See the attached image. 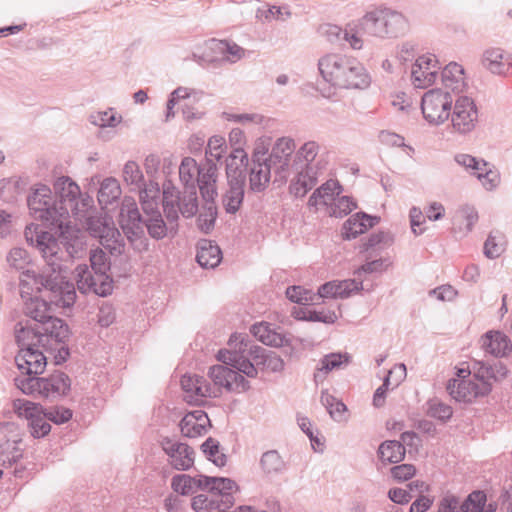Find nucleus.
<instances>
[{
    "mask_svg": "<svg viewBox=\"0 0 512 512\" xmlns=\"http://www.w3.org/2000/svg\"><path fill=\"white\" fill-rule=\"evenodd\" d=\"M180 384L190 404L201 405L207 397L217 396L213 394L210 383L203 376L183 375Z\"/></svg>",
    "mask_w": 512,
    "mask_h": 512,
    "instance_id": "obj_18",
    "label": "nucleus"
},
{
    "mask_svg": "<svg viewBox=\"0 0 512 512\" xmlns=\"http://www.w3.org/2000/svg\"><path fill=\"white\" fill-rule=\"evenodd\" d=\"M25 332L22 323H18L15 333L20 350L15 357L16 365L27 375L41 374L47 364V358L44 355L46 350L36 341V338L26 335Z\"/></svg>",
    "mask_w": 512,
    "mask_h": 512,
    "instance_id": "obj_7",
    "label": "nucleus"
},
{
    "mask_svg": "<svg viewBox=\"0 0 512 512\" xmlns=\"http://www.w3.org/2000/svg\"><path fill=\"white\" fill-rule=\"evenodd\" d=\"M162 451L168 456L172 468L179 471L189 470L194 464L195 452L186 443L162 438Z\"/></svg>",
    "mask_w": 512,
    "mask_h": 512,
    "instance_id": "obj_17",
    "label": "nucleus"
},
{
    "mask_svg": "<svg viewBox=\"0 0 512 512\" xmlns=\"http://www.w3.org/2000/svg\"><path fill=\"white\" fill-rule=\"evenodd\" d=\"M249 190L253 193H262L271 180L273 167L270 164H249Z\"/></svg>",
    "mask_w": 512,
    "mask_h": 512,
    "instance_id": "obj_31",
    "label": "nucleus"
},
{
    "mask_svg": "<svg viewBox=\"0 0 512 512\" xmlns=\"http://www.w3.org/2000/svg\"><path fill=\"white\" fill-rule=\"evenodd\" d=\"M109 227L111 228V231H109V233L106 229H102L100 232V236H96V238L99 239L100 244L105 248L109 250H116L117 244L121 239V234L119 230L115 227L111 218L109 220Z\"/></svg>",
    "mask_w": 512,
    "mask_h": 512,
    "instance_id": "obj_55",
    "label": "nucleus"
},
{
    "mask_svg": "<svg viewBox=\"0 0 512 512\" xmlns=\"http://www.w3.org/2000/svg\"><path fill=\"white\" fill-rule=\"evenodd\" d=\"M225 163L227 180H234V178L246 180L249 157L243 148L233 149Z\"/></svg>",
    "mask_w": 512,
    "mask_h": 512,
    "instance_id": "obj_29",
    "label": "nucleus"
},
{
    "mask_svg": "<svg viewBox=\"0 0 512 512\" xmlns=\"http://www.w3.org/2000/svg\"><path fill=\"white\" fill-rule=\"evenodd\" d=\"M386 262L387 259L384 258L366 261L355 271V274L360 277L362 274L381 273L389 266V263Z\"/></svg>",
    "mask_w": 512,
    "mask_h": 512,
    "instance_id": "obj_63",
    "label": "nucleus"
},
{
    "mask_svg": "<svg viewBox=\"0 0 512 512\" xmlns=\"http://www.w3.org/2000/svg\"><path fill=\"white\" fill-rule=\"evenodd\" d=\"M55 197L58 207L66 208L68 218L70 215L78 216L79 211V186L67 176L59 177L54 183Z\"/></svg>",
    "mask_w": 512,
    "mask_h": 512,
    "instance_id": "obj_16",
    "label": "nucleus"
},
{
    "mask_svg": "<svg viewBox=\"0 0 512 512\" xmlns=\"http://www.w3.org/2000/svg\"><path fill=\"white\" fill-rule=\"evenodd\" d=\"M109 220L110 218L106 216H89L86 221L87 231L94 238H96V236H100L102 229H106L109 232L111 231V228L109 227Z\"/></svg>",
    "mask_w": 512,
    "mask_h": 512,
    "instance_id": "obj_60",
    "label": "nucleus"
},
{
    "mask_svg": "<svg viewBox=\"0 0 512 512\" xmlns=\"http://www.w3.org/2000/svg\"><path fill=\"white\" fill-rule=\"evenodd\" d=\"M453 97L450 92L435 88L427 91L421 100L423 117L430 124L444 123L451 115Z\"/></svg>",
    "mask_w": 512,
    "mask_h": 512,
    "instance_id": "obj_8",
    "label": "nucleus"
},
{
    "mask_svg": "<svg viewBox=\"0 0 512 512\" xmlns=\"http://www.w3.org/2000/svg\"><path fill=\"white\" fill-rule=\"evenodd\" d=\"M385 8L367 12L360 20L359 27L365 34L379 38L387 37L385 30Z\"/></svg>",
    "mask_w": 512,
    "mask_h": 512,
    "instance_id": "obj_27",
    "label": "nucleus"
},
{
    "mask_svg": "<svg viewBox=\"0 0 512 512\" xmlns=\"http://www.w3.org/2000/svg\"><path fill=\"white\" fill-rule=\"evenodd\" d=\"M294 150L295 143L291 138H279L273 145L267 160L273 167L274 183H279V185L286 183L289 176L290 158Z\"/></svg>",
    "mask_w": 512,
    "mask_h": 512,
    "instance_id": "obj_11",
    "label": "nucleus"
},
{
    "mask_svg": "<svg viewBox=\"0 0 512 512\" xmlns=\"http://www.w3.org/2000/svg\"><path fill=\"white\" fill-rule=\"evenodd\" d=\"M217 164L212 158H207L205 165L198 169L196 189L203 200H215L217 192Z\"/></svg>",
    "mask_w": 512,
    "mask_h": 512,
    "instance_id": "obj_19",
    "label": "nucleus"
},
{
    "mask_svg": "<svg viewBox=\"0 0 512 512\" xmlns=\"http://www.w3.org/2000/svg\"><path fill=\"white\" fill-rule=\"evenodd\" d=\"M227 183L228 190L222 196V204L226 213L236 214L243 204L246 180L234 178L227 180Z\"/></svg>",
    "mask_w": 512,
    "mask_h": 512,
    "instance_id": "obj_25",
    "label": "nucleus"
},
{
    "mask_svg": "<svg viewBox=\"0 0 512 512\" xmlns=\"http://www.w3.org/2000/svg\"><path fill=\"white\" fill-rule=\"evenodd\" d=\"M393 241V236L390 232L378 231L370 234L368 237L361 240L360 252L364 253L369 251L371 248L381 244Z\"/></svg>",
    "mask_w": 512,
    "mask_h": 512,
    "instance_id": "obj_54",
    "label": "nucleus"
},
{
    "mask_svg": "<svg viewBox=\"0 0 512 512\" xmlns=\"http://www.w3.org/2000/svg\"><path fill=\"white\" fill-rule=\"evenodd\" d=\"M208 45L211 51L221 55L220 57H209V55L202 57L203 61L212 64L214 67L221 65L222 63H235L241 59L242 55L244 54V49L242 47L227 40L211 39Z\"/></svg>",
    "mask_w": 512,
    "mask_h": 512,
    "instance_id": "obj_20",
    "label": "nucleus"
},
{
    "mask_svg": "<svg viewBox=\"0 0 512 512\" xmlns=\"http://www.w3.org/2000/svg\"><path fill=\"white\" fill-rule=\"evenodd\" d=\"M317 183V171L314 167L301 168L289 186V192L295 197H304Z\"/></svg>",
    "mask_w": 512,
    "mask_h": 512,
    "instance_id": "obj_32",
    "label": "nucleus"
},
{
    "mask_svg": "<svg viewBox=\"0 0 512 512\" xmlns=\"http://www.w3.org/2000/svg\"><path fill=\"white\" fill-rule=\"evenodd\" d=\"M446 389L449 395L458 402L471 403L478 397L488 395L492 391L491 382L479 381L474 379L448 381Z\"/></svg>",
    "mask_w": 512,
    "mask_h": 512,
    "instance_id": "obj_14",
    "label": "nucleus"
},
{
    "mask_svg": "<svg viewBox=\"0 0 512 512\" xmlns=\"http://www.w3.org/2000/svg\"><path fill=\"white\" fill-rule=\"evenodd\" d=\"M121 120L122 117L117 116L112 108H109L105 111L92 113L89 116L90 123L100 128H114L121 122Z\"/></svg>",
    "mask_w": 512,
    "mask_h": 512,
    "instance_id": "obj_49",
    "label": "nucleus"
},
{
    "mask_svg": "<svg viewBox=\"0 0 512 512\" xmlns=\"http://www.w3.org/2000/svg\"><path fill=\"white\" fill-rule=\"evenodd\" d=\"M335 284L338 292L337 295L341 299L348 298L354 292L363 290L362 281H357L356 279H346L342 281L335 280Z\"/></svg>",
    "mask_w": 512,
    "mask_h": 512,
    "instance_id": "obj_58",
    "label": "nucleus"
},
{
    "mask_svg": "<svg viewBox=\"0 0 512 512\" xmlns=\"http://www.w3.org/2000/svg\"><path fill=\"white\" fill-rule=\"evenodd\" d=\"M250 333L266 346H291V339L284 334L278 333L268 322L254 323L250 327Z\"/></svg>",
    "mask_w": 512,
    "mask_h": 512,
    "instance_id": "obj_23",
    "label": "nucleus"
},
{
    "mask_svg": "<svg viewBox=\"0 0 512 512\" xmlns=\"http://www.w3.org/2000/svg\"><path fill=\"white\" fill-rule=\"evenodd\" d=\"M384 26L385 30H387L386 38H397L408 31L409 22L401 12L385 8Z\"/></svg>",
    "mask_w": 512,
    "mask_h": 512,
    "instance_id": "obj_36",
    "label": "nucleus"
},
{
    "mask_svg": "<svg viewBox=\"0 0 512 512\" xmlns=\"http://www.w3.org/2000/svg\"><path fill=\"white\" fill-rule=\"evenodd\" d=\"M426 406V415L442 423L449 421L453 415L452 407L436 398L429 399L426 402Z\"/></svg>",
    "mask_w": 512,
    "mask_h": 512,
    "instance_id": "obj_44",
    "label": "nucleus"
},
{
    "mask_svg": "<svg viewBox=\"0 0 512 512\" xmlns=\"http://www.w3.org/2000/svg\"><path fill=\"white\" fill-rule=\"evenodd\" d=\"M121 187L117 179L105 178L98 190V202L104 208L117 201L121 196Z\"/></svg>",
    "mask_w": 512,
    "mask_h": 512,
    "instance_id": "obj_42",
    "label": "nucleus"
},
{
    "mask_svg": "<svg viewBox=\"0 0 512 512\" xmlns=\"http://www.w3.org/2000/svg\"><path fill=\"white\" fill-rule=\"evenodd\" d=\"M208 375L215 385L225 388L228 392L242 393L251 387L244 375L228 366H211Z\"/></svg>",
    "mask_w": 512,
    "mask_h": 512,
    "instance_id": "obj_15",
    "label": "nucleus"
},
{
    "mask_svg": "<svg viewBox=\"0 0 512 512\" xmlns=\"http://www.w3.org/2000/svg\"><path fill=\"white\" fill-rule=\"evenodd\" d=\"M320 401L334 421L341 422L345 419L347 406L343 401L337 399L327 391L321 392Z\"/></svg>",
    "mask_w": 512,
    "mask_h": 512,
    "instance_id": "obj_43",
    "label": "nucleus"
},
{
    "mask_svg": "<svg viewBox=\"0 0 512 512\" xmlns=\"http://www.w3.org/2000/svg\"><path fill=\"white\" fill-rule=\"evenodd\" d=\"M13 407L19 417L28 420L31 435L34 438H41L49 434L51 425L44 417V408L38 403H34L25 399H17L13 403Z\"/></svg>",
    "mask_w": 512,
    "mask_h": 512,
    "instance_id": "obj_12",
    "label": "nucleus"
},
{
    "mask_svg": "<svg viewBox=\"0 0 512 512\" xmlns=\"http://www.w3.org/2000/svg\"><path fill=\"white\" fill-rule=\"evenodd\" d=\"M257 366H262L271 372H281L284 369V360L274 351L268 350L263 361H258Z\"/></svg>",
    "mask_w": 512,
    "mask_h": 512,
    "instance_id": "obj_59",
    "label": "nucleus"
},
{
    "mask_svg": "<svg viewBox=\"0 0 512 512\" xmlns=\"http://www.w3.org/2000/svg\"><path fill=\"white\" fill-rule=\"evenodd\" d=\"M193 414L187 413L180 421L179 428L184 437L195 438L204 435L207 429L203 424L197 423L193 419Z\"/></svg>",
    "mask_w": 512,
    "mask_h": 512,
    "instance_id": "obj_50",
    "label": "nucleus"
},
{
    "mask_svg": "<svg viewBox=\"0 0 512 512\" xmlns=\"http://www.w3.org/2000/svg\"><path fill=\"white\" fill-rule=\"evenodd\" d=\"M22 189V182L18 178L0 180V198L5 202H15Z\"/></svg>",
    "mask_w": 512,
    "mask_h": 512,
    "instance_id": "obj_48",
    "label": "nucleus"
},
{
    "mask_svg": "<svg viewBox=\"0 0 512 512\" xmlns=\"http://www.w3.org/2000/svg\"><path fill=\"white\" fill-rule=\"evenodd\" d=\"M159 194L157 177H154L149 185H144L140 191V202L145 217L141 216L133 198L124 197L119 212V224L129 239L140 237L144 233V228L152 238L160 239Z\"/></svg>",
    "mask_w": 512,
    "mask_h": 512,
    "instance_id": "obj_3",
    "label": "nucleus"
},
{
    "mask_svg": "<svg viewBox=\"0 0 512 512\" xmlns=\"http://www.w3.org/2000/svg\"><path fill=\"white\" fill-rule=\"evenodd\" d=\"M381 218L376 215H370L364 211H359L351 215L342 225L341 236L343 240L350 241L365 233L369 228H373L380 222Z\"/></svg>",
    "mask_w": 512,
    "mask_h": 512,
    "instance_id": "obj_21",
    "label": "nucleus"
},
{
    "mask_svg": "<svg viewBox=\"0 0 512 512\" xmlns=\"http://www.w3.org/2000/svg\"><path fill=\"white\" fill-rule=\"evenodd\" d=\"M393 373L397 374L394 386L397 387L406 377V366L403 363L397 364L393 369L389 370L383 379V383L375 390L373 394V405L380 408L384 405L386 395L391 384L390 377Z\"/></svg>",
    "mask_w": 512,
    "mask_h": 512,
    "instance_id": "obj_34",
    "label": "nucleus"
},
{
    "mask_svg": "<svg viewBox=\"0 0 512 512\" xmlns=\"http://www.w3.org/2000/svg\"><path fill=\"white\" fill-rule=\"evenodd\" d=\"M172 489L181 495H189L195 491V476L176 474L171 480Z\"/></svg>",
    "mask_w": 512,
    "mask_h": 512,
    "instance_id": "obj_52",
    "label": "nucleus"
},
{
    "mask_svg": "<svg viewBox=\"0 0 512 512\" xmlns=\"http://www.w3.org/2000/svg\"><path fill=\"white\" fill-rule=\"evenodd\" d=\"M453 128L461 134L474 130L478 121V109L474 100L468 96H460L455 101L451 115Z\"/></svg>",
    "mask_w": 512,
    "mask_h": 512,
    "instance_id": "obj_13",
    "label": "nucleus"
},
{
    "mask_svg": "<svg viewBox=\"0 0 512 512\" xmlns=\"http://www.w3.org/2000/svg\"><path fill=\"white\" fill-rule=\"evenodd\" d=\"M464 69L461 65L451 62L441 72L442 83L447 89L459 93L464 87Z\"/></svg>",
    "mask_w": 512,
    "mask_h": 512,
    "instance_id": "obj_38",
    "label": "nucleus"
},
{
    "mask_svg": "<svg viewBox=\"0 0 512 512\" xmlns=\"http://www.w3.org/2000/svg\"><path fill=\"white\" fill-rule=\"evenodd\" d=\"M206 479L215 481V485L212 487L211 494H214L219 499H221L223 507L231 508L235 503L233 492L239 490L237 483L233 479L227 477L215 476V478Z\"/></svg>",
    "mask_w": 512,
    "mask_h": 512,
    "instance_id": "obj_33",
    "label": "nucleus"
},
{
    "mask_svg": "<svg viewBox=\"0 0 512 512\" xmlns=\"http://www.w3.org/2000/svg\"><path fill=\"white\" fill-rule=\"evenodd\" d=\"M204 204L196 219V225L203 234H210L218 216V209L215 200H203Z\"/></svg>",
    "mask_w": 512,
    "mask_h": 512,
    "instance_id": "obj_39",
    "label": "nucleus"
},
{
    "mask_svg": "<svg viewBox=\"0 0 512 512\" xmlns=\"http://www.w3.org/2000/svg\"><path fill=\"white\" fill-rule=\"evenodd\" d=\"M67 270L43 268L40 274L26 270L25 274L32 277L38 291L50 292V301L57 306L69 307L75 302L76 292L73 283L66 280Z\"/></svg>",
    "mask_w": 512,
    "mask_h": 512,
    "instance_id": "obj_5",
    "label": "nucleus"
},
{
    "mask_svg": "<svg viewBox=\"0 0 512 512\" xmlns=\"http://www.w3.org/2000/svg\"><path fill=\"white\" fill-rule=\"evenodd\" d=\"M406 455L405 446L398 440H385L377 450V456L383 464H396L401 462Z\"/></svg>",
    "mask_w": 512,
    "mask_h": 512,
    "instance_id": "obj_35",
    "label": "nucleus"
},
{
    "mask_svg": "<svg viewBox=\"0 0 512 512\" xmlns=\"http://www.w3.org/2000/svg\"><path fill=\"white\" fill-rule=\"evenodd\" d=\"M26 335H31L36 338L45 350L53 349V342L55 344L64 343L69 336L68 325L60 318L53 317L51 314L39 327H31L26 324L23 326Z\"/></svg>",
    "mask_w": 512,
    "mask_h": 512,
    "instance_id": "obj_9",
    "label": "nucleus"
},
{
    "mask_svg": "<svg viewBox=\"0 0 512 512\" xmlns=\"http://www.w3.org/2000/svg\"><path fill=\"white\" fill-rule=\"evenodd\" d=\"M30 215L49 226L60 225L68 219L66 208L58 207L51 189L43 184L36 185L27 196Z\"/></svg>",
    "mask_w": 512,
    "mask_h": 512,
    "instance_id": "obj_6",
    "label": "nucleus"
},
{
    "mask_svg": "<svg viewBox=\"0 0 512 512\" xmlns=\"http://www.w3.org/2000/svg\"><path fill=\"white\" fill-rule=\"evenodd\" d=\"M123 179L127 185L134 186L140 191L142 190L143 174L136 162H126L123 168Z\"/></svg>",
    "mask_w": 512,
    "mask_h": 512,
    "instance_id": "obj_51",
    "label": "nucleus"
},
{
    "mask_svg": "<svg viewBox=\"0 0 512 512\" xmlns=\"http://www.w3.org/2000/svg\"><path fill=\"white\" fill-rule=\"evenodd\" d=\"M40 383H42V395L45 397L66 395L71 386L68 375L60 371L49 377H40Z\"/></svg>",
    "mask_w": 512,
    "mask_h": 512,
    "instance_id": "obj_30",
    "label": "nucleus"
},
{
    "mask_svg": "<svg viewBox=\"0 0 512 512\" xmlns=\"http://www.w3.org/2000/svg\"><path fill=\"white\" fill-rule=\"evenodd\" d=\"M322 78L334 87L363 89L369 86L370 76L355 58L340 54H328L318 61Z\"/></svg>",
    "mask_w": 512,
    "mask_h": 512,
    "instance_id": "obj_4",
    "label": "nucleus"
},
{
    "mask_svg": "<svg viewBox=\"0 0 512 512\" xmlns=\"http://www.w3.org/2000/svg\"><path fill=\"white\" fill-rule=\"evenodd\" d=\"M7 262L11 267L17 270H23L30 263V257L25 249L15 247L8 253Z\"/></svg>",
    "mask_w": 512,
    "mask_h": 512,
    "instance_id": "obj_57",
    "label": "nucleus"
},
{
    "mask_svg": "<svg viewBox=\"0 0 512 512\" xmlns=\"http://www.w3.org/2000/svg\"><path fill=\"white\" fill-rule=\"evenodd\" d=\"M286 297L293 303L306 305L314 301V295L311 291L301 286H289L286 289Z\"/></svg>",
    "mask_w": 512,
    "mask_h": 512,
    "instance_id": "obj_56",
    "label": "nucleus"
},
{
    "mask_svg": "<svg viewBox=\"0 0 512 512\" xmlns=\"http://www.w3.org/2000/svg\"><path fill=\"white\" fill-rule=\"evenodd\" d=\"M260 467L267 476L280 475L287 471L288 465L277 450H268L260 458Z\"/></svg>",
    "mask_w": 512,
    "mask_h": 512,
    "instance_id": "obj_40",
    "label": "nucleus"
},
{
    "mask_svg": "<svg viewBox=\"0 0 512 512\" xmlns=\"http://www.w3.org/2000/svg\"><path fill=\"white\" fill-rule=\"evenodd\" d=\"M90 270L94 273L107 274L110 270V262L106 253L101 249L90 251Z\"/></svg>",
    "mask_w": 512,
    "mask_h": 512,
    "instance_id": "obj_53",
    "label": "nucleus"
},
{
    "mask_svg": "<svg viewBox=\"0 0 512 512\" xmlns=\"http://www.w3.org/2000/svg\"><path fill=\"white\" fill-rule=\"evenodd\" d=\"M220 247L212 240L202 239L197 245L196 261L203 268H215L222 260Z\"/></svg>",
    "mask_w": 512,
    "mask_h": 512,
    "instance_id": "obj_26",
    "label": "nucleus"
},
{
    "mask_svg": "<svg viewBox=\"0 0 512 512\" xmlns=\"http://www.w3.org/2000/svg\"><path fill=\"white\" fill-rule=\"evenodd\" d=\"M225 143V138L222 136L214 135L210 137L205 152L206 159L209 158L208 155H210L216 162L220 161L223 157V146L226 147Z\"/></svg>",
    "mask_w": 512,
    "mask_h": 512,
    "instance_id": "obj_62",
    "label": "nucleus"
},
{
    "mask_svg": "<svg viewBox=\"0 0 512 512\" xmlns=\"http://www.w3.org/2000/svg\"><path fill=\"white\" fill-rule=\"evenodd\" d=\"M77 289L82 294L106 297L113 291V279L108 274L94 273L86 264L75 268Z\"/></svg>",
    "mask_w": 512,
    "mask_h": 512,
    "instance_id": "obj_10",
    "label": "nucleus"
},
{
    "mask_svg": "<svg viewBox=\"0 0 512 512\" xmlns=\"http://www.w3.org/2000/svg\"><path fill=\"white\" fill-rule=\"evenodd\" d=\"M481 347L496 358L507 357L512 352V342L502 331L490 330L481 337Z\"/></svg>",
    "mask_w": 512,
    "mask_h": 512,
    "instance_id": "obj_22",
    "label": "nucleus"
},
{
    "mask_svg": "<svg viewBox=\"0 0 512 512\" xmlns=\"http://www.w3.org/2000/svg\"><path fill=\"white\" fill-rule=\"evenodd\" d=\"M191 507L195 512H216L223 507V503L214 494L211 497L206 494H199L192 498Z\"/></svg>",
    "mask_w": 512,
    "mask_h": 512,
    "instance_id": "obj_45",
    "label": "nucleus"
},
{
    "mask_svg": "<svg viewBox=\"0 0 512 512\" xmlns=\"http://www.w3.org/2000/svg\"><path fill=\"white\" fill-rule=\"evenodd\" d=\"M330 205L329 215L335 218H343L357 208V202L350 196H337Z\"/></svg>",
    "mask_w": 512,
    "mask_h": 512,
    "instance_id": "obj_47",
    "label": "nucleus"
},
{
    "mask_svg": "<svg viewBox=\"0 0 512 512\" xmlns=\"http://www.w3.org/2000/svg\"><path fill=\"white\" fill-rule=\"evenodd\" d=\"M351 355L347 352H333L325 355L319 362L314 373V381H323L326 375L334 369L342 368L351 362Z\"/></svg>",
    "mask_w": 512,
    "mask_h": 512,
    "instance_id": "obj_28",
    "label": "nucleus"
},
{
    "mask_svg": "<svg viewBox=\"0 0 512 512\" xmlns=\"http://www.w3.org/2000/svg\"><path fill=\"white\" fill-rule=\"evenodd\" d=\"M60 230L58 238L44 231L38 224L26 226L24 236L27 243L38 249L46 262L44 268L68 270V265L86 253L84 234L63 220L60 225H52Z\"/></svg>",
    "mask_w": 512,
    "mask_h": 512,
    "instance_id": "obj_1",
    "label": "nucleus"
},
{
    "mask_svg": "<svg viewBox=\"0 0 512 512\" xmlns=\"http://www.w3.org/2000/svg\"><path fill=\"white\" fill-rule=\"evenodd\" d=\"M392 478L397 482H403L411 479L416 474V467L413 464L395 465L390 469Z\"/></svg>",
    "mask_w": 512,
    "mask_h": 512,
    "instance_id": "obj_64",
    "label": "nucleus"
},
{
    "mask_svg": "<svg viewBox=\"0 0 512 512\" xmlns=\"http://www.w3.org/2000/svg\"><path fill=\"white\" fill-rule=\"evenodd\" d=\"M508 368L500 360H493L492 363L476 361L473 364V378L479 381L498 382L506 378Z\"/></svg>",
    "mask_w": 512,
    "mask_h": 512,
    "instance_id": "obj_24",
    "label": "nucleus"
},
{
    "mask_svg": "<svg viewBox=\"0 0 512 512\" xmlns=\"http://www.w3.org/2000/svg\"><path fill=\"white\" fill-rule=\"evenodd\" d=\"M24 313L36 322L33 327L41 326L51 314L50 306L47 301L38 297L30 298V300L25 303Z\"/></svg>",
    "mask_w": 512,
    "mask_h": 512,
    "instance_id": "obj_41",
    "label": "nucleus"
},
{
    "mask_svg": "<svg viewBox=\"0 0 512 512\" xmlns=\"http://www.w3.org/2000/svg\"><path fill=\"white\" fill-rule=\"evenodd\" d=\"M268 352L267 349L250 344V340L242 339L239 345V353L243 355V353H247L249 357H251L256 363L258 361H263L265 354Z\"/></svg>",
    "mask_w": 512,
    "mask_h": 512,
    "instance_id": "obj_61",
    "label": "nucleus"
},
{
    "mask_svg": "<svg viewBox=\"0 0 512 512\" xmlns=\"http://www.w3.org/2000/svg\"><path fill=\"white\" fill-rule=\"evenodd\" d=\"M483 66L493 74H506L512 64L504 61V52L500 48H489L484 51L482 57Z\"/></svg>",
    "mask_w": 512,
    "mask_h": 512,
    "instance_id": "obj_37",
    "label": "nucleus"
},
{
    "mask_svg": "<svg viewBox=\"0 0 512 512\" xmlns=\"http://www.w3.org/2000/svg\"><path fill=\"white\" fill-rule=\"evenodd\" d=\"M200 165L190 157H183L178 165V179L182 190L172 179L162 182V212L168 222L178 227L179 215L186 219L193 218L199 211L196 179Z\"/></svg>",
    "mask_w": 512,
    "mask_h": 512,
    "instance_id": "obj_2",
    "label": "nucleus"
},
{
    "mask_svg": "<svg viewBox=\"0 0 512 512\" xmlns=\"http://www.w3.org/2000/svg\"><path fill=\"white\" fill-rule=\"evenodd\" d=\"M319 148V144L315 141L304 143L296 153L295 165L303 162L300 168H307L308 166L315 168L313 162L319 152Z\"/></svg>",
    "mask_w": 512,
    "mask_h": 512,
    "instance_id": "obj_46",
    "label": "nucleus"
}]
</instances>
